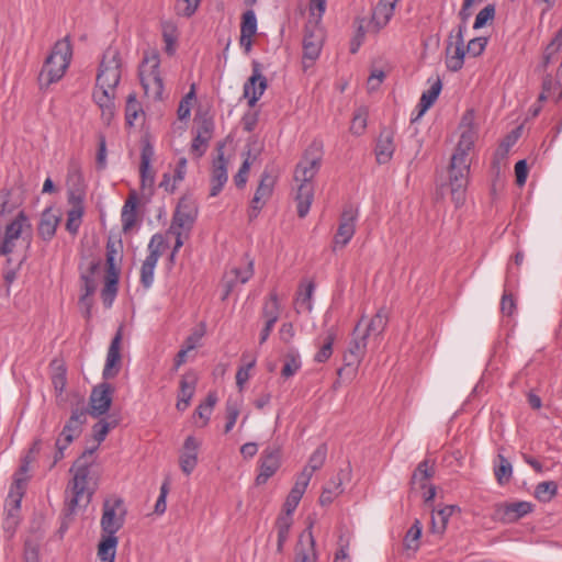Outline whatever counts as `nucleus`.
<instances>
[{"label":"nucleus","instance_id":"cd10ccee","mask_svg":"<svg viewBox=\"0 0 562 562\" xmlns=\"http://www.w3.org/2000/svg\"><path fill=\"white\" fill-rule=\"evenodd\" d=\"M100 261L91 262L89 267V273H83L81 276L83 293L80 296V302L87 306V317L90 316V296L94 293L97 289V283L94 281L93 274L100 269Z\"/></svg>","mask_w":562,"mask_h":562},{"label":"nucleus","instance_id":"338daca9","mask_svg":"<svg viewBox=\"0 0 562 562\" xmlns=\"http://www.w3.org/2000/svg\"><path fill=\"white\" fill-rule=\"evenodd\" d=\"M40 450H41V440L37 439V440L34 441V443L30 448L27 454L22 460V463H21V465H20V468H19L16 473H20V474L26 476V473H27L29 468H30V463L34 460V456L36 453H38Z\"/></svg>","mask_w":562,"mask_h":562},{"label":"nucleus","instance_id":"f257e3e1","mask_svg":"<svg viewBox=\"0 0 562 562\" xmlns=\"http://www.w3.org/2000/svg\"><path fill=\"white\" fill-rule=\"evenodd\" d=\"M473 144L474 140L472 132L468 131L462 133L456 151L450 160L447 187L450 190L451 200L457 207L463 205L465 201V191L469 183L470 172L468 155L472 149Z\"/></svg>","mask_w":562,"mask_h":562},{"label":"nucleus","instance_id":"412c9836","mask_svg":"<svg viewBox=\"0 0 562 562\" xmlns=\"http://www.w3.org/2000/svg\"><path fill=\"white\" fill-rule=\"evenodd\" d=\"M121 341H122V327L119 328L113 337L106 353L105 366L102 375L105 380L113 379L117 375L121 368Z\"/></svg>","mask_w":562,"mask_h":562},{"label":"nucleus","instance_id":"774afa93","mask_svg":"<svg viewBox=\"0 0 562 562\" xmlns=\"http://www.w3.org/2000/svg\"><path fill=\"white\" fill-rule=\"evenodd\" d=\"M214 132V122L211 119H203L196 126V135L201 139L210 142Z\"/></svg>","mask_w":562,"mask_h":562},{"label":"nucleus","instance_id":"4c0bfd02","mask_svg":"<svg viewBox=\"0 0 562 562\" xmlns=\"http://www.w3.org/2000/svg\"><path fill=\"white\" fill-rule=\"evenodd\" d=\"M315 290L313 281H308L306 284H301L295 299V308L300 313L302 311L311 312L313 308L312 297Z\"/></svg>","mask_w":562,"mask_h":562},{"label":"nucleus","instance_id":"f8f14e48","mask_svg":"<svg viewBox=\"0 0 562 562\" xmlns=\"http://www.w3.org/2000/svg\"><path fill=\"white\" fill-rule=\"evenodd\" d=\"M276 182L277 176L273 175L270 168L266 167L260 176V181L256 189L254 198L250 201L248 210V220L250 222L258 217L262 207L272 196Z\"/></svg>","mask_w":562,"mask_h":562},{"label":"nucleus","instance_id":"0e129e2a","mask_svg":"<svg viewBox=\"0 0 562 562\" xmlns=\"http://www.w3.org/2000/svg\"><path fill=\"white\" fill-rule=\"evenodd\" d=\"M179 463L182 472L190 475L198 464V453L183 451L180 456Z\"/></svg>","mask_w":562,"mask_h":562},{"label":"nucleus","instance_id":"39448f33","mask_svg":"<svg viewBox=\"0 0 562 562\" xmlns=\"http://www.w3.org/2000/svg\"><path fill=\"white\" fill-rule=\"evenodd\" d=\"M72 481L69 483V488L71 491V496L68 499V507L71 512L79 506H87L93 494V491L89 488V476L90 469L88 464L81 463V459H79L74 468Z\"/></svg>","mask_w":562,"mask_h":562},{"label":"nucleus","instance_id":"c756f323","mask_svg":"<svg viewBox=\"0 0 562 562\" xmlns=\"http://www.w3.org/2000/svg\"><path fill=\"white\" fill-rule=\"evenodd\" d=\"M497 508L504 521L513 522L530 513L532 505L528 502H515L502 504Z\"/></svg>","mask_w":562,"mask_h":562},{"label":"nucleus","instance_id":"f03ea898","mask_svg":"<svg viewBox=\"0 0 562 562\" xmlns=\"http://www.w3.org/2000/svg\"><path fill=\"white\" fill-rule=\"evenodd\" d=\"M473 144L474 140L472 132L468 131L462 133L456 151L450 160L447 187L450 190L451 200L457 207L463 205L465 201V191L469 183L470 172L468 155L472 149Z\"/></svg>","mask_w":562,"mask_h":562},{"label":"nucleus","instance_id":"13d9d810","mask_svg":"<svg viewBox=\"0 0 562 562\" xmlns=\"http://www.w3.org/2000/svg\"><path fill=\"white\" fill-rule=\"evenodd\" d=\"M67 182L72 189L77 191H80L83 187V177L80 170V166L77 161H71L69 164Z\"/></svg>","mask_w":562,"mask_h":562},{"label":"nucleus","instance_id":"5701e85b","mask_svg":"<svg viewBox=\"0 0 562 562\" xmlns=\"http://www.w3.org/2000/svg\"><path fill=\"white\" fill-rule=\"evenodd\" d=\"M254 276V261L248 260L246 266L244 268H232L228 272L225 274V293L223 296V300H225L229 293L232 292L233 288L237 283H246L251 277Z\"/></svg>","mask_w":562,"mask_h":562},{"label":"nucleus","instance_id":"7ed1b4c3","mask_svg":"<svg viewBox=\"0 0 562 562\" xmlns=\"http://www.w3.org/2000/svg\"><path fill=\"white\" fill-rule=\"evenodd\" d=\"M322 157L319 154H312L307 150L294 171V180L300 182L295 200L297 202V215L303 218L307 215L313 196L314 187L312 180L321 168Z\"/></svg>","mask_w":562,"mask_h":562},{"label":"nucleus","instance_id":"b1692460","mask_svg":"<svg viewBox=\"0 0 562 562\" xmlns=\"http://www.w3.org/2000/svg\"><path fill=\"white\" fill-rule=\"evenodd\" d=\"M398 0H379L373 9L371 25L374 32H379L391 20Z\"/></svg>","mask_w":562,"mask_h":562},{"label":"nucleus","instance_id":"58836bf2","mask_svg":"<svg viewBox=\"0 0 562 562\" xmlns=\"http://www.w3.org/2000/svg\"><path fill=\"white\" fill-rule=\"evenodd\" d=\"M458 508L456 505H447L432 514L431 531L442 535L447 528V524L453 512Z\"/></svg>","mask_w":562,"mask_h":562},{"label":"nucleus","instance_id":"393cba45","mask_svg":"<svg viewBox=\"0 0 562 562\" xmlns=\"http://www.w3.org/2000/svg\"><path fill=\"white\" fill-rule=\"evenodd\" d=\"M27 476L20 473L14 474V480L11 485L9 495L5 499V510L12 509V513L18 515L21 507V501L25 492Z\"/></svg>","mask_w":562,"mask_h":562},{"label":"nucleus","instance_id":"a878e982","mask_svg":"<svg viewBox=\"0 0 562 562\" xmlns=\"http://www.w3.org/2000/svg\"><path fill=\"white\" fill-rule=\"evenodd\" d=\"M367 345V335H353V339L350 341L348 350L344 356L346 366L350 367L359 364L366 355Z\"/></svg>","mask_w":562,"mask_h":562},{"label":"nucleus","instance_id":"6e6552de","mask_svg":"<svg viewBox=\"0 0 562 562\" xmlns=\"http://www.w3.org/2000/svg\"><path fill=\"white\" fill-rule=\"evenodd\" d=\"M122 60L115 47H108L103 53L97 75V85L105 89H116L121 80Z\"/></svg>","mask_w":562,"mask_h":562},{"label":"nucleus","instance_id":"6e6d98bb","mask_svg":"<svg viewBox=\"0 0 562 562\" xmlns=\"http://www.w3.org/2000/svg\"><path fill=\"white\" fill-rule=\"evenodd\" d=\"M217 402V397L215 395V393H209L206 400L204 403H201L196 409H195V414L201 418L203 419V424L202 426H206L209 420H210V417H211V414H212V411L215 406Z\"/></svg>","mask_w":562,"mask_h":562},{"label":"nucleus","instance_id":"603ef678","mask_svg":"<svg viewBox=\"0 0 562 562\" xmlns=\"http://www.w3.org/2000/svg\"><path fill=\"white\" fill-rule=\"evenodd\" d=\"M562 47V27L555 33L554 37L551 40V42L547 45L543 58H542V66L547 67L555 57V55L560 52Z\"/></svg>","mask_w":562,"mask_h":562},{"label":"nucleus","instance_id":"864d4df0","mask_svg":"<svg viewBox=\"0 0 562 562\" xmlns=\"http://www.w3.org/2000/svg\"><path fill=\"white\" fill-rule=\"evenodd\" d=\"M241 360L246 361L244 366H241L236 373V384L241 391L244 389L245 383L249 379V371L255 367L256 364V358L250 357L248 353H243Z\"/></svg>","mask_w":562,"mask_h":562},{"label":"nucleus","instance_id":"e2e57ef3","mask_svg":"<svg viewBox=\"0 0 562 562\" xmlns=\"http://www.w3.org/2000/svg\"><path fill=\"white\" fill-rule=\"evenodd\" d=\"M495 16V5L494 4H487L485 8H483L475 18L473 27L475 30L481 29L486 25L488 21H492Z\"/></svg>","mask_w":562,"mask_h":562},{"label":"nucleus","instance_id":"a211bd4d","mask_svg":"<svg viewBox=\"0 0 562 562\" xmlns=\"http://www.w3.org/2000/svg\"><path fill=\"white\" fill-rule=\"evenodd\" d=\"M252 74L244 85V97L248 99V105L255 106L267 89V79L261 74V64L257 60L251 63Z\"/></svg>","mask_w":562,"mask_h":562},{"label":"nucleus","instance_id":"5fc2aeb1","mask_svg":"<svg viewBox=\"0 0 562 562\" xmlns=\"http://www.w3.org/2000/svg\"><path fill=\"white\" fill-rule=\"evenodd\" d=\"M119 279L113 273L112 278H105L104 288L101 292V297L105 307H111L117 292Z\"/></svg>","mask_w":562,"mask_h":562},{"label":"nucleus","instance_id":"8fccbe9b","mask_svg":"<svg viewBox=\"0 0 562 562\" xmlns=\"http://www.w3.org/2000/svg\"><path fill=\"white\" fill-rule=\"evenodd\" d=\"M140 114H143V109L140 103L137 101L135 93L128 94L125 106L126 124L133 126Z\"/></svg>","mask_w":562,"mask_h":562},{"label":"nucleus","instance_id":"bf43d9fd","mask_svg":"<svg viewBox=\"0 0 562 562\" xmlns=\"http://www.w3.org/2000/svg\"><path fill=\"white\" fill-rule=\"evenodd\" d=\"M334 483H335V490H331L329 486H326L322 494H321V497H319V503L321 505L323 506H326V505H329L333 503V501L340 494L342 493V488H341V484H342V479L340 477V475L338 474L337 477L334 479Z\"/></svg>","mask_w":562,"mask_h":562},{"label":"nucleus","instance_id":"ea45409f","mask_svg":"<svg viewBox=\"0 0 562 562\" xmlns=\"http://www.w3.org/2000/svg\"><path fill=\"white\" fill-rule=\"evenodd\" d=\"M387 324V314L383 308H380L376 314L366 325V329L361 335L379 336L383 333Z\"/></svg>","mask_w":562,"mask_h":562},{"label":"nucleus","instance_id":"aec40b11","mask_svg":"<svg viewBox=\"0 0 562 562\" xmlns=\"http://www.w3.org/2000/svg\"><path fill=\"white\" fill-rule=\"evenodd\" d=\"M224 144L217 145V157L213 160L212 175H211V196H216L227 182V160L224 157Z\"/></svg>","mask_w":562,"mask_h":562},{"label":"nucleus","instance_id":"4d7b16f0","mask_svg":"<svg viewBox=\"0 0 562 562\" xmlns=\"http://www.w3.org/2000/svg\"><path fill=\"white\" fill-rule=\"evenodd\" d=\"M558 492V485L553 481L541 482L537 485L535 496L540 502L551 501Z\"/></svg>","mask_w":562,"mask_h":562},{"label":"nucleus","instance_id":"c9c22d12","mask_svg":"<svg viewBox=\"0 0 562 562\" xmlns=\"http://www.w3.org/2000/svg\"><path fill=\"white\" fill-rule=\"evenodd\" d=\"M442 88V83L440 78H437L430 86V88L423 92L419 103H418V114L416 119L413 121L418 120L437 100V98L440 94Z\"/></svg>","mask_w":562,"mask_h":562},{"label":"nucleus","instance_id":"0eeeda50","mask_svg":"<svg viewBox=\"0 0 562 562\" xmlns=\"http://www.w3.org/2000/svg\"><path fill=\"white\" fill-rule=\"evenodd\" d=\"M159 56L151 54L144 58L138 71L145 94L154 100L161 99L164 91L162 78L159 74Z\"/></svg>","mask_w":562,"mask_h":562},{"label":"nucleus","instance_id":"473e14b6","mask_svg":"<svg viewBox=\"0 0 562 562\" xmlns=\"http://www.w3.org/2000/svg\"><path fill=\"white\" fill-rule=\"evenodd\" d=\"M138 199L136 193L133 191L130 193L128 198L126 199L121 213V221L123 231L127 232L130 231L136 223L137 220V209Z\"/></svg>","mask_w":562,"mask_h":562},{"label":"nucleus","instance_id":"ddd939ff","mask_svg":"<svg viewBox=\"0 0 562 562\" xmlns=\"http://www.w3.org/2000/svg\"><path fill=\"white\" fill-rule=\"evenodd\" d=\"M324 31L317 22L305 26L303 36V58L304 70L310 68L319 57L324 44Z\"/></svg>","mask_w":562,"mask_h":562},{"label":"nucleus","instance_id":"423d86ee","mask_svg":"<svg viewBox=\"0 0 562 562\" xmlns=\"http://www.w3.org/2000/svg\"><path fill=\"white\" fill-rule=\"evenodd\" d=\"M24 235L26 239V248L30 247L32 236V225L24 212L19 214L12 220L4 229L2 240L0 243V256L12 255L19 239Z\"/></svg>","mask_w":562,"mask_h":562},{"label":"nucleus","instance_id":"69168bd1","mask_svg":"<svg viewBox=\"0 0 562 562\" xmlns=\"http://www.w3.org/2000/svg\"><path fill=\"white\" fill-rule=\"evenodd\" d=\"M250 165H251L250 151H248L247 157L245 158V160L243 161L238 172L234 177V182H235L237 188H244L245 187V184L247 182L248 173H249V170H250Z\"/></svg>","mask_w":562,"mask_h":562},{"label":"nucleus","instance_id":"6ab92c4d","mask_svg":"<svg viewBox=\"0 0 562 562\" xmlns=\"http://www.w3.org/2000/svg\"><path fill=\"white\" fill-rule=\"evenodd\" d=\"M113 392L114 389L106 382L94 386L90 395L89 414L99 417L108 413L112 404Z\"/></svg>","mask_w":562,"mask_h":562},{"label":"nucleus","instance_id":"49530a36","mask_svg":"<svg viewBox=\"0 0 562 562\" xmlns=\"http://www.w3.org/2000/svg\"><path fill=\"white\" fill-rule=\"evenodd\" d=\"M335 338V331L333 329L327 330L323 345L314 356L315 362L323 363L326 362L331 357Z\"/></svg>","mask_w":562,"mask_h":562},{"label":"nucleus","instance_id":"a19ab883","mask_svg":"<svg viewBox=\"0 0 562 562\" xmlns=\"http://www.w3.org/2000/svg\"><path fill=\"white\" fill-rule=\"evenodd\" d=\"M82 215L83 206L81 204V200L78 198L72 207L67 212L66 229L70 234L76 235L78 233Z\"/></svg>","mask_w":562,"mask_h":562},{"label":"nucleus","instance_id":"c03bdc74","mask_svg":"<svg viewBox=\"0 0 562 562\" xmlns=\"http://www.w3.org/2000/svg\"><path fill=\"white\" fill-rule=\"evenodd\" d=\"M292 517L289 515H282L278 517L276 527L278 530V543H277V550L278 552H282L283 546L285 541L289 538L290 528L292 526Z\"/></svg>","mask_w":562,"mask_h":562},{"label":"nucleus","instance_id":"3c124183","mask_svg":"<svg viewBox=\"0 0 562 562\" xmlns=\"http://www.w3.org/2000/svg\"><path fill=\"white\" fill-rule=\"evenodd\" d=\"M240 412V403L237 400L228 398L225 404V414H226V424L224 431L225 434L229 432L239 416Z\"/></svg>","mask_w":562,"mask_h":562},{"label":"nucleus","instance_id":"2f4dec72","mask_svg":"<svg viewBox=\"0 0 562 562\" xmlns=\"http://www.w3.org/2000/svg\"><path fill=\"white\" fill-rule=\"evenodd\" d=\"M59 221L60 216L56 215L52 209H46L42 213V217L38 224L40 237L44 240H50L55 236Z\"/></svg>","mask_w":562,"mask_h":562},{"label":"nucleus","instance_id":"bb28decb","mask_svg":"<svg viewBox=\"0 0 562 562\" xmlns=\"http://www.w3.org/2000/svg\"><path fill=\"white\" fill-rule=\"evenodd\" d=\"M307 486H308L307 475L306 474L297 475L296 481L284 502V505H283V509L285 512L284 515H289L290 517H292V514L296 509Z\"/></svg>","mask_w":562,"mask_h":562},{"label":"nucleus","instance_id":"9d476101","mask_svg":"<svg viewBox=\"0 0 562 562\" xmlns=\"http://www.w3.org/2000/svg\"><path fill=\"white\" fill-rule=\"evenodd\" d=\"M126 509L120 497L106 498L103 502L101 517L102 535L116 537L115 533L123 527Z\"/></svg>","mask_w":562,"mask_h":562},{"label":"nucleus","instance_id":"f704fd0d","mask_svg":"<svg viewBox=\"0 0 562 562\" xmlns=\"http://www.w3.org/2000/svg\"><path fill=\"white\" fill-rule=\"evenodd\" d=\"M327 457V446L325 443L319 445L315 451L311 454L307 464L299 475H307V483H310L313 473L319 470L325 463Z\"/></svg>","mask_w":562,"mask_h":562},{"label":"nucleus","instance_id":"7c9ffc66","mask_svg":"<svg viewBox=\"0 0 562 562\" xmlns=\"http://www.w3.org/2000/svg\"><path fill=\"white\" fill-rule=\"evenodd\" d=\"M435 474L434 462H430L428 459L422 461L417 468L414 470L411 484L413 488L424 490L429 483L428 481Z\"/></svg>","mask_w":562,"mask_h":562},{"label":"nucleus","instance_id":"37998d69","mask_svg":"<svg viewBox=\"0 0 562 562\" xmlns=\"http://www.w3.org/2000/svg\"><path fill=\"white\" fill-rule=\"evenodd\" d=\"M262 316L266 318V322H271L272 324L278 322L280 316V303L276 291H272L269 299L265 302Z\"/></svg>","mask_w":562,"mask_h":562},{"label":"nucleus","instance_id":"4468645a","mask_svg":"<svg viewBox=\"0 0 562 562\" xmlns=\"http://www.w3.org/2000/svg\"><path fill=\"white\" fill-rule=\"evenodd\" d=\"M282 447L273 443L268 446L260 454L258 461L259 472L256 476V484L263 485L272 477L281 467Z\"/></svg>","mask_w":562,"mask_h":562},{"label":"nucleus","instance_id":"4be33fe9","mask_svg":"<svg viewBox=\"0 0 562 562\" xmlns=\"http://www.w3.org/2000/svg\"><path fill=\"white\" fill-rule=\"evenodd\" d=\"M93 100L98 104L101 110V117L106 123L110 124L112 119L115 115V95L116 89H105L95 85L93 90Z\"/></svg>","mask_w":562,"mask_h":562},{"label":"nucleus","instance_id":"72a5a7b5","mask_svg":"<svg viewBox=\"0 0 562 562\" xmlns=\"http://www.w3.org/2000/svg\"><path fill=\"white\" fill-rule=\"evenodd\" d=\"M120 245L109 240L106 243V274L105 278H112L114 273L119 279L120 276V262L122 260Z\"/></svg>","mask_w":562,"mask_h":562},{"label":"nucleus","instance_id":"de8ad7c7","mask_svg":"<svg viewBox=\"0 0 562 562\" xmlns=\"http://www.w3.org/2000/svg\"><path fill=\"white\" fill-rule=\"evenodd\" d=\"M497 459L499 463L498 465H495L494 474L497 482L501 485H504L509 482L513 475V467L512 463L503 454H498Z\"/></svg>","mask_w":562,"mask_h":562},{"label":"nucleus","instance_id":"2eb2a0df","mask_svg":"<svg viewBox=\"0 0 562 562\" xmlns=\"http://www.w3.org/2000/svg\"><path fill=\"white\" fill-rule=\"evenodd\" d=\"M196 216V204L191 199L182 198L178 202L169 228L170 231H183L186 232V237H188L195 223Z\"/></svg>","mask_w":562,"mask_h":562},{"label":"nucleus","instance_id":"09e8293b","mask_svg":"<svg viewBox=\"0 0 562 562\" xmlns=\"http://www.w3.org/2000/svg\"><path fill=\"white\" fill-rule=\"evenodd\" d=\"M198 378L194 372H187L180 380L178 397L191 400L194 395Z\"/></svg>","mask_w":562,"mask_h":562},{"label":"nucleus","instance_id":"f3484780","mask_svg":"<svg viewBox=\"0 0 562 562\" xmlns=\"http://www.w3.org/2000/svg\"><path fill=\"white\" fill-rule=\"evenodd\" d=\"M358 210L352 205H347L339 218L337 233L334 237V249L344 248L353 237L356 232V222Z\"/></svg>","mask_w":562,"mask_h":562},{"label":"nucleus","instance_id":"052dcab7","mask_svg":"<svg viewBox=\"0 0 562 562\" xmlns=\"http://www.w3.org/2000/svg\"><path fill=\"white\" fill-rule=\"evenodd\" d=\"M162 37L165 42V50L168 55H172L176 50L177 31L172 24L162 25Z\"/></svg>","mask_w":562,"mask_h":562},{"label":"nucleus","instance_id":"20e7f679","mask_svg":"<svg viewBox=\"0 0 562 562\" xmlns=\"http://www.w3.org/2000/svg\"><path fill=\"white\" fill-rule=\"evenodd\" d=\"M71 56L72 48L68 36L55 43L38 75L41 89H47L64 77L69 67Z\"/></svg>","mask_w":562,"mask_h":562},{"label":"nucleus","instance_id":"a18cd8bd","mask_svg":"<svg viewBox=\"0 0 562 562\" xmlns=\"http://www.w3.org/2000/svg\"><path fill=\"white\" fill-rule=\"evenodd\" d=\"M422 522L416 519L404 537V547L406 550L417 551L419 548V539L422 536Z\"/></svg>","mask_w":562,"mask_h":562},{"label":"nucleus","instance_id":"9b49d317","mask_svg":"<svg viewBox=\"0 0 562 562\" xmlns=\"http://www.w3.org/2000/svg\"><path fill=\"white\" fill-rule=\"evenodd\" d=\"M166 247L167 243L161 234L153 235L148 244V255L140 268V283L145 289L153 285L155 268Z\"/></svg>","mask_w":562,"mask_h":562},{"label":"nucleus","instance_id":"c85d7f7f","mask_svg":"<svg viewBox=\"0 0 562 562\" xmlns=\"http://www.w3.org/2000/svg\"><path fill=\"white\" fill-rule=\"evenodd\" d=\"M394 135L390 130H383L376 142L375 155L379 164H386L391 160L395 146L393 143Z\"/></svg>","mask_w":562,"mask_h":562},{"label":"nucleus","instance_id":"79ce46f5","mask_svg":"<svg viewBox=\"0 0 562 562\" xmlns=\"http://www.w3.org/2000/svg\"><path fill=\"white\" fill-rule=\"evenodd\" d=\"M302 367L300 353L291 349L284 356V364L281 370V375L284 379L293 376Z\"/></svg>","mask_w":562,"mask_h":562},{"label":"nucleus","instance_id":"e433bc0d","mask_svg":"<svg viewBox=\"0 0 562 562\" xmlns=\"http://www.w3.org/2000/svg\"><path fill=\"white\" fill-rule=\"evenodd\" d=\"M117 543V537L102 535L97 552L99 561L114 562Z\"/></svg>","mask_w":562,"mask_h":562},{"label":"nucleus","instance_id":"1a4fd4ad","mask_svg":"<svg viewBox=\"0 0 562 562\" xmlns=\"http://www.w3.org/2000/svg\"><path fill=\"white\" fill-rule=\"evenodd\" d=\"M87 411L85 408H76L71 412V415L65 424L61 432L56 440V453L54 457V464L64 458V451L74 441L75 438L79 437L82 431V425L87 420Z\"/></svg>","mask_w":562,"mask_h":562},{"label":"nucleus","instance_id":"680f3d73","mask_svg":"<svg viewBox=\"0 0 562 562\" xmlns=\"http://www.w3.org/2000/svg\"><path fill=\"white\" fill-rule=\"evenodd\" d=\"M257 32V18L252 10H248L243 14L240 33L254 36Z\"/></svg>","mask_w":562,"mask_h":562},{"label":"nucleus","instance_id":"dca6fc26","mask_svg":"<svg viewBox=\"0 0 562 562\" xmlns=\"http://www.w3.org/2000/svg\"><path fill=\"white\" fill-rule=\"evenodd\" d=\"M465 32V25H459L456 34L450 33L448 44L446 47V66L450 71H459L464 64V41L463 33Z\"/></svg>","mask_w":562,"mask_h":562}]
</instances>
